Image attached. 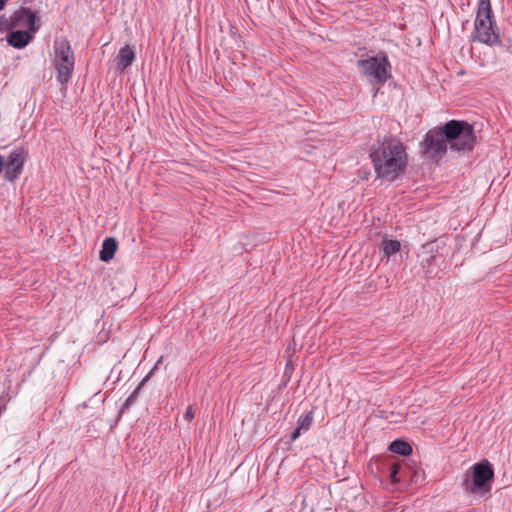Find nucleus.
<instances>
[{
	"label": "nucleus",
	"mask_w": 512,
	"mask_h": 512,
	"mask_svg": "<svg viewBox=\"0 0 512 512\" xmlns=\"http://www.w3.org/2000/svg\"><path fill=\"white\" fill-rule=\"evenodd\" d=\"M55 69L57 71V81L61 85L69 82L74 70V53L68 40L61 39L54 42Z\"/></svg>",
	"instance_id": "obj_5"
},
{
	"label": "nucleus",
	"mask_w": 512,
	"mask_h": 512,
	"mask_svg": "<svg viewBox=\"0 0 512 512\" xmlns=\"http://www.w3.org/2000/svg\"><path fill=\"white\" fill-rule=\"evenodd\" d=\"M301 432H302V430H301V429H299V428L296 426V427H295V429H294V431H293V433H292V435H291V440H292V441H295V440H296V439L301 435Z\"/></svg>",
	"instance_id": "obj_21"
},
{
	"label": "nucleus",
	"mask_w": 512,
	"mask_h": 512,
	"mask_svg": "<svg viewBox=\"0 0 512 512\" xmlns=\"http://www.w3.org/2000/svg\"><path fill=\"white\" fill-rule=\"evenodd\" d=\"M506 51L512 54V43L506 47Z\"/></svg>",
	"instance_id": "obj_23"
},
{
	"label": "nucleus",
	"mask_w": 512,
	"mask_h": 512,
	"mask_svg": "<svg viewBox=\"0 0 512 512\" xmlns=\"http://www.w3.org/2000/svg\"><path fill=\"white\" fill-rule=\"evenodd\" d=\"M117 241L113 237H107L102 243V248L99 253V258L103 262H109L117 250Z\"/></svg>",
	"instance_id": "obj_13"
},
{
	"label": "nucleus",
	"mask_w": 512,
	"mask_h": 512,
	"mask_svg": "<svg viewBox=\"0 0 512 512\" xmlns=\"http://www.w3.org/2000/svg\"><path fill=\"white\" fill-rule=\"evenodd\" d=\"M3 1H4L5 4L8 2V0H3Z\"/></svg>",
	"instance_id": "obj_25"
},
{
	"label": "nucleus",
	"mask_w": 512,
	"mask_h": 512,
	"mask_svg": "<svg viewBox=\"0 0 512 512\" xmlns=\"http://www.w3.org/2000/svg\"><path fill=\"white\" fill-rule=\"evenodd\" d=\"M444 138L451 151L471 152L476 145L473 125L463 120H449L443 125Z\"/></svg>",
	"instance_id": "obj_2"
},
{
	"label": "nucleus",
	"mask_w": 512,
	"mask_h": 512,
	"mask_svg": "<svg viewBox=\"0 0 512 512\" xmlns=\"http://www.w3.org/2000/svg\"><path fill=\"white\" fill-rule=\"evenodd\" d=\"M440 258L439 255L431 254L422 260L421 266L426 275L432 276L435 273V268L439 266Z\"/></svg>",
	"instance_id": "obj_16"
},
{
	"label": "nucleus",
	"mask_w": 512,
	"mask_h": 512,
	"mask_svg": "<svg viewBox=\"0 0 512 512\" xmlns=\"http://www.w3.org/2000/svg\"><path fill=\"white\" fill-rule=\"evenodd\" d=\"M183 417H184V419H185L186 421H188V422H191V421L194 419L195 414H194V411H193V409H192V407H191V406H188V407H187V409H186V411H185V413H184Z\"/></svg>",
	"instance_id": "obj_20"
},
{
	"label": "nucleus",
	"mask_w": 512,
	"mask_h": 512,
	"mask_svg": "<svg viewBox=\"0 0 512 512\" xmlns=\"http://www.w3.org/2000/svg\"><path fill=\"white\" fill-rule=\"evenodd\" d=\"M443 132V126L428 130L423 141L420 143L421 153L424 157L436 161L443 158L448 148Z\"/></svg>",
	"instance_id": "obj_7"
},
{
	"label": "nucleus",
	"mask_w": 512,
	"mask_h": 512,
	"mask_svg": "<svg viewBox=\"0 0 512 512\" xmlns=\"http://www.w3.org/2000/svg\"><path fill=\"white\" fill-rule=\"evenodd\" d=\"M401 243L400 241L396 239H390L387 237H384L382 240V252L383 256L389 259L391 256L395 255L400 251Z\"/></svg>",
	"instance_id": "obj_14"
},
{
	"label": "nucleus",
	"mask_w": 512,
	"mask_h": 512,
	"mask_svg": "<svg viewBox=\"0 0 512 512\" xmlns=\"http://www.w3.org/2000/svg\"><path fill=\"white\" fill-rule=\"evenodd\" d=\"M4 166H5L4 157L0 155V173L2 172Z\"/></svg>",
	"instance_id": "obj_22"
},
{
	"label": "nucleus",
	"mask_w": 512,
	"mask_h": 512,
	"mask_svg": "<svg viewBox=\"0 0 512 512\" xmlns=\"http://www.w3.org/2000/svg\"><path fill=\"white\" fill-rule=\"evenodd\" d=\"M5 6V3L3 0H0V10L3 9V7Z\"/></svg>",
	"instance_id": "obj_24"
},
{
	"label": "nucleus",
	"mask_w": 512,
	"mask_h": 512,
	"mask_svg": "<svg viewBox=\"0 0 512 512\" xmlns=\"http://www.w3.org/2000/svg\"><path fill=\"white\" fill-rule=\"evenodd\" d=\"M12 28L11 20L9 21L5 16L0 17V32H4L5 30Z\"/></svg>",
	"instance_id": "obj_19"
},
{
	"label": "nucleus",
	"mask_w": 512,
	"mask_h": 512,
	"mask_svg": "<svg viewBox=\"0 0 512 512\" xmlns=\"http://www.w3.org/2000/svg\"><path fill=\"white\" fill-rule=\"evenodd\" d=\"M400 464L398 463H393L391 466H390V469H389V477L390 479L393 481V482H399V479L397 478V475L400 471Z\"/></svg>",
	"instance_id": "obj_18"
},
{
	"label": "nucleus",
	"mask_w": 512,
	"mask_h": 512,
	"mask_svg": "<svg viewBox=\"0 0 512 512\" xmlns=\"http://www.w3.org/2000/svg\"><path fill=\"white\" fill-rule=\"evenodd\" d=\"M136 58L135 47L129 44L122 47L116 57L117 70L123 72L130 67Z\"/></svg>",
	"instance_id": "obj_10"
},
{
	"label": "nucleus",
	"mask_w": 512,
	"mask_h": 512,
	"mask_svg": "<svg viewBox=\"0 0 512 512\" xmlns=\"http://www.w3.org/2000/svg\"><path fill=\"white\" fill-rule=\"evenodd\" d=\"M25 163V152L23 148L14 149L8 156L5 166V179L15 182L21 175Z\"/></svg>",
	"instance_id": "obj_8"
},
{
	"label": "nucleus",
	"mask_w": 512,
	"mask_h": 512,
	"mask_svg": "<svg viewBox=\"0 0 512 512\" xmlns=\"http://www.w3.org/2000/svg\"><path fill=\"white\" fill-rule=\"evenodd\" d=\"M369 157L377 179L394 181L407 167L408 155L400 139L394 136L378 137L369 150Z\"/></svg>",
	"instance_id": "obj_1"
},
{
	"label": "nucleus",
	"mask_w": 512,
	"mask_h": 512,
	"mask_svg": "<svg viewBox=\"0 0 512 512\" xmlns=\"http://www.w3.org/2000/svg\"><path fill=\"white\" fill-rule=\"evenodd\" d=\"M389 450L395 454L402 456H408L412 453L411 445L404 440H394L389 445Z\"/></svg>",
	"instance_id": "obj_15"
},
{
	"label": "nucleus",
	"mask_w": 512,
	"mask_h": 512,
	"mask_svg": "<svg viewBox=\"0 0 512 512\" xmlns=\"http://www.w3.org/2000/svg\"><path fill=\"white\" fill-rule=\"evenodd\" d=\"M494 479L492 464L483 460L472 466V482L466 481L467 490L473 494H486L491 490Z\"/></svg>",
	"instance_id": "obj_6"
},
{
	"label": "nucleus",
	"mask_w": 512,
	"mask_h": 512,
	"mask_svg": "<svg viewBox=\"0 0 512 512\" xmlns=\"http://www.w3.org/2000/svg\"><path fill=\"white\" fill-rule=\"evenodd\" d=\"M313 422V412L308 411L301 414L297 420V427L302 431H307L311 427Z\"/></svg>",
	"instance_id": "obj_17"
},
{
	"label": "nucleus",
	"mask_w": 512,
	"mask_h": 512,
	"mask_svg": "<svg viewBox=\"0 0 512 512\" xmlns=\"http://www.w3.org/2000/svg\"><path fill=\"white\" fill-rule=\"evenodd\" d=\"M29 28L31 33H36L40 27L37 24V16L36 13L30 8H20L15 11L11 16V27H25Z\"/></svg>",
	"instance_id": "obj_9"
},
{
	"label": "nucleus",
	"mask_w": 512,
	"mask_h": 512,
	"mask_svg": "<svg viewBox=\"0 0 512 512\" xmlns=\"http://www.w3.org/2000/svg\"><path fill=\"white\" fill-rule=\"evenodd\" d=\"M474 39L491 47L500 42L490 0H479L474 22Z\"/></svg>",
	"instance_id": "obj_3"
},
{
	"label": "nucleus",
	"mask_w": 512,
	"mask_h": 512,
	"mask_svg": "<svg viewBox=\"0 0 512 512\" xmlns=\"http://www.w3.org/2000/svg\"><path fill=\"white\" fill-rule=\"evenodd\" d=\"M33 34L31 31L16 30L8 35L7 42L14 48L22 49L31 42Z\"/></svg>",
	"instance_id": "obj_12"
},
{
	"label": "nucleus",
	"mask_w": 512,
	"mask_h": 512,
	"mask_svg": "<svg viewBox=\"0 0 512 512\" xmlns=\"http://www.w3.org/2000/svg\"><path fill=\"white\" fill-rule=\"evenodd\" d=\"M163 357L161 356L157 362L154 364L153 368L149 371V373L142 379V381L138 384L135 390L127 397L125 402L121 406V412L129 409L138 399L139 393L143 386L147 383V381L152 377L155 370H157L159 364L162 362Z\"/></svg>",
	"instance_id": "obj_11"
},
{
	"label": "nucleus",
	"mask_w": 512,
	"mask_h": 512,
	"mask_svg": "<svg viewBox=\"0 0 512 512\" xmlns=\"http://www.w3.org/2000/svg\"><path fill=\"white\" fill-rule=\"evenodd\" d=\"M357 65L362 69L363 74L371 84H384L391 77V64L383 52L359 60Z\"/></svg>",
	"instance_id": "obj_4"
}]
</instances>
